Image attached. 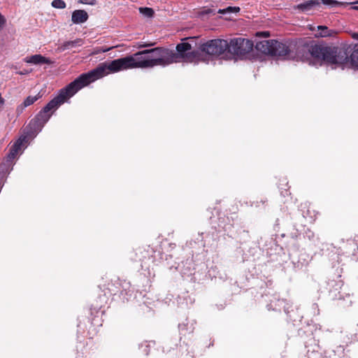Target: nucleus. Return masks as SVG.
<instances>
[{"instance_id": "1", "label": "nucleus", "mask_w": 358, "mask_h": 358, "mask_svg": "<svg viewBox=\"0 0 358 358\" xmlns=\"http://www.w3.org/2000/svg\"><path fill=\"white\" fill-rule=\"evenodd\" d=\"M136 68H151L149 49L139 51L133 55L114 59L99 64L94 69L81 74L62 90H81L95 80L110 73Z\"/></svg>"}, {"instance_id": "2", "label": "nucleus", "mask_w": 358, "mask_h": 358, "mask_svg": "<svg viewBox=\"0 0 358 358\" xmlns=\"http://www.w3.org/2000/svg\"><path fill=\"white\" fill-rule=\"evenodd\" d=\"M76 92L61 91V93L51 100L37 115L36 122L38 126L43 127L49 120L53 113L67 99L73 96Z\"/></svg>"}, {"instance_id": "3", "label": "nucleus", "mask_w": 358, "mask_h": 358, "mask_svg": "<svg viewBox=\"0 0 358 358\" xmlns=\"http://www.w3.org/2000/svg\"><path fill=\"white\" fill-rule=\"evenodd\" d=\"M228 41L224 39H212L199 45V50L211 58L226 59L228 55Z\"/></svg>"}, {"instance_id": "4", "label": "nucleus", "mask_w": 358, "mask_h": 358, "mask_svg": "<svg viewBox=\"0 0 358 358\" xmlns=\"http://www.w3.org/2000/svg\"><path fill=\"white\" fill-rule=\"evenodd\" d=\"M151 68L155 66H166L176 62L175 51L166 48L157 47L149 49Z\"/></svg>"}, {"instance_id": "5", "label": "nucleus", "mask_w": 358, "mask_h": 358, "mask_svg": "<svg viewBox=\"0 0 358 358\" xmlns=\"http://www.w3.org/2000/svg\"><path fill=\"white\" fill-rule=\"evenodd\" d=\"M228 55L242 57L252 50L254 44L252 41L243 38H234L228 42Z\"/></svg>"}, {"instance_id": "6", "label": "nucleus", "mask_w": 358, "mask_h": 358, "mask_svg": "<svg viewBox=\"0 0 358 358\" xmlns=\"http://www.w3.org/2000/svg\"><path fill=\"white\" fill-rule=\"evenodd\" d=\"M192 50V45L189 43H180L176 45V52H175L176 62H178L180 59H184L192 61L197 55V52H188Z\"/></svg>"}, {"instance_id": "7", "label": "nucleus", "mask_w": 358, "mask_h": 358, "mask_svg": "<svg viewBox=\"0 0 358 358\" xmlns=\"http://www.w3.org/2000/svg\"><path fill=\"white\" fill-rule=\"evenodd\" d=\"M272 56L278 57L284 59H292L294 58V53L286 44L273 40L272 47Z\"/></svg>"}, {"instance_id": "8", "label": "nucleus", "mask_w": 358, "mask_h": 358, "mask_svg": "<svg viewBox=\"0 0 358 358\" xmlns=\"http://www.w3.org/2000/svg\"><path fill=\"white\" fill-rule=\"evenodd\" d=\"M309 49V45H303L298 46L294 58L292 59H296V61L307 62L310 63L312 59L311 55Z\"/></svg>"}, {"instance_id": "9", "label": "nucleus", "mask_w": 358, "mask_h": 358, "mask_svg": "<svg viewBox=\"0 0 358 358\" xmlns=\"http://www.w3.org/2000/svg\"><path fill=\"white\" fill-rule=\"evenodd\" d=\"M27 139L26 136L20 137L15 144L10 148L9 153L7 155L8 161L13 159L22 151V145Z\"/></svg>"}, {"instance_id": "10", "label": "nucleus", "mask_w": 358, "mask_h": 358, "mask_svg": "<svg viewBox=\"0 0 358 358\" xmlns=\"http://www.w3.org/2000/svg\"><path fill=\"white\" fill-rule=\"evenodd\" d=\"M273 40H264L262 41L257 42L255 45V48L259 52H261L265 55H271L272 52V47H273Z\"/></svg>"}, {"instance_id": "11", "label": "nucleus", "mask_w": 358, "mask_h": 358, "mask_svg": "<svg viewBox=\"0 0 358 358\" xmlns=\"http://www.w3.org/2000/svg\"><path fill=\"white\" fill-rule=\"evenodd\" d=\"M24 61L26 63L33 64H50L52 62L50 59L41 55H34L30 57H26L24 59Z\"/></svg>"}, {"instance_id": "12", "label": "nucleus", "mask_w": 358, "mask_h": 358, "mask_svg": "<svg viewBox=\"0 0 358 358\" xmlns=\"http://www.w3.org/2000/svg\"><path fill=\"white\" fill-rule=\"evenodd\" d=\"M89 15L84 10H76L72 13L71 20L74 24H82L88 20Z\"/></svg>"}, {"instance_id": "13", "label": "nucleus", "mask_w": 358, "mask_h": 358, "mask_svg": "<svg viewBox=\"0 0 358 358\" xmlns=\"http://www.w3.org/2000/svg\"><path fill=\"white\" fill-rule=\"evenodd\" d=\"M319 0H308L303 3L298 4L294 6V9H297L301 12L306 13L311 10L315 6H320Z\"/></svg>"}, {"instance_id": "14", "label": "nucleus", "mask_w": 358, "mask_h": 358, "mask_svg": "<svg viewBox=\"0 0 358 358\" xmlns=\"http://www.w3.org/2000/svg\"><path fill=\"white\" fill-rule=\"evenodd\" d=\"M325 48V46H322L317 44L310 45H309V49L311 55L312 59H315L318 60H322L323 54H324V50Z\"/></svg>"}, {"instance_id": "15", "label": "nucleus", "mask_w": 358, "mask_h": 358, "mask_svg": "<svg viewBox=\"0 0 358 358\" xmlns=\"http://www.w3.org/2000/svg\"><path fill=\"white\" fill-rule=\"evenodd\" d=\"M322 61L334 64L336 61V48L325 47Z\"/></svg>"}, {"instance_id": "16", "label": "nucleus", "mask_w": 358, "mask_h": 358, "mask_svg": "<svg viewBox=\"0 0 358 358\" xmlns=\"http://www.w3.org/2000/svg\"><path fill=\"white\" fill-rule=\"evenodd\" d=\"M83 44V41L81 38H76L74 41H65L58 47V50L62 52L77 46H81Z\"/></svg>"}, {"instance_id": "17", "label": "nucleus", "mask_w": 358, "mask_h": 358, "mask_svg": "<svg viewBox=\"0 0 358 358\" xmlns=\"http://www.w3.org/2000/svg\"><path fill=\"white\" fill-rule=\"evenodd\" d=\"M349 58V52L347 50L336 48L335 64H343L348 62Z\"/></svg>"}, {"instance_id": "18", "label": "nucleus", "mask_w": 358, "mask_h": 358, "mask_svg": "<svg viewBox=\"0 0 358 358\" xmlns=\"http://www.w3.org/2000/svg\"><path fill=\"white\" fill-rule=\"evenodd\" d=\"M318 33L315 34L316 37H331L337 34V31L334 29H329L327 26H317Z\"/></svg>"}, {"instance_id": "19", "label": "nucleus", "mask_w": 358, "mask_h": 358, "mask_svg": "<svg viewBox=\"0 0 358 358\" xmlns=\"http://www.w3.org/2000/svg\"><path fill=\"white\" fill-rule=\"evenodd\" d=\"M138 10L145 17H152L155 14L154 10L148 7H141Z\"/></svg>"}, {"instance_id": "20", "label": "nucleus", "mask_w": 358, "mask_h": 358, "mask_svg": "<svg viewBox=\"0 0 358 358\" xmlns=\"http://www.w3.org/2000/svg\"><path fill=\"white\" fill-rule=\"evenodd\" d=\"M351 63L353 66L358 67V45H355L353 51L350 55Z\"/></svg>"}, {"instance_id": "21", "label": "nucleus", "mask_w": 358, "mask_h": 358, "mask_svg": "<svg viewBox=\"0 0 358 358\" xmlns=\"http://www.w3.org/2000/svg\"><path fill=\"white\" fill-rule=\"evenodd\" d=\"M51 5L52 7L59 9L65 8L66 6V3L63 0H53Z\"/></svg>"}, {"instance_id": "22", "label": "nucleus", "mask_w": 358, "mask_h": 358, "mask_svg": "<svg viewBox=\"0 0 358 358\" xmlns=\"http://www.w3.org/2000/svg\"><path fill=\"white\" fill-rule=\"evenodd\" d=\"M239 10H240V8L239 7L229 6L226 9H220L217 13L224 14V13H225L227 12H235V13H237Z\"/></svg>"}, {"instance_id": "23", "label": "nucleus", "mask_w": 358, "mask_h": 358, "mask_svg": "<svg viewBox=\"0 0 358 358\" xmlns=\"http://www.w3.org/2000/svg\"><path fill=\"white\" fill-rule=\"evenodd\" d=\"M38 99V96H28L24 101V106L27 107L34 103Z\"/></svg>"}, {"instance_id": "24", "label": "nucleus", "mask_w": 358, "mask_h": 358, "mask_svg": "<svg viewBox=\"0 0 358 358\" xmlns=\"http://www.w3.org/2000/svg\"><path fill=\"white\" fill-rule=\"evenodd\" d=\"M216 13V11L215 9H212V8H203L202 9V10L200 12V14L201 15H210V14H213V15H215Z\"/></svg>"}, {"instance_id": "25", "label": "nucleus", "mask_w": 358, "mask_h": 358, "mask_svg": "<svg viewBox=\"0 0 358 358\" xmlns=\"http://www.w3.org/2000/svg\"><path fill=\"white\" fill-rule=\"evenodd\" d=\"M110 49H112V48H96L94 50V51L93 52V54H99L101 52H108V50H110Z\"/></svg>"}, {"instance_id": "26", "label": "nucleus", "mask_w": 358, "mask_h": 358, "mask_svg": "<svg viewBox=\"0 0 358 358\" xmlns=\"http://www.w3.org/2000/svg\"><path fill=\"white\" fill-rule=\"evenodd\" d=\"M321 2L324 5L334 6L338 4V2L335 0H321Z\"/></svg>"}, {"instance_id": "27", "label": "nucleus", "mask_w": 358, "mask_h": 358, "mask_svg": "<svg viewBox=\"0 0 358 358\" xmlns=\"http://www.w3.org/2000/svg\"><path fill=\"white\" fill-rule=\"evenodd\" d=\"M270 36L268 31H258L256 33V36L267 38Z\"/></svg>"}, {"instance_id": "28", "label": "nucleus", "mask_w": 358, "mask_h": 358, "mask_svg": "<svg viewBox=\"0 0 358 358\" xmlns=\"http://www.w3.org/2000/svg\"><path fill=\"white\" fill-rule=\"evenodd\" d=\"M79 3L83 4L94 5L96 3V0H79Z\"/></svg>"}, {"instance_id": "29", "label": "nucleus", "mask_w": 358, "mask_h": 358, "mask_svg": "<svg viewBox=\"0 0 358 358\" xmlns=\"http://www.w3.org/2000/svg\"><path fill=\"white\" fill-rule=\"evenodd\" d=\"M155 45V43H143L142 44H140L138 45V48H147V47H151V46H153Z\"/></svg>"}, {"instance_id": "30", "label": "nucleus", "mask_w": 358, "mask_h": 358, "mask_svg": "<svg viewBox=\"0 0 358 358\" xmlns=\"http://www.w3.org/2000/svg\"><path fill=\"white\" fill-rule=\"evenodd\" d=\"M6 22L4 17L0 13V28L3 27Z\"/></svg>"}, {"instance_id": "31", "label": "nucleus", "mask_w": 358, "mask_h": 358, "mask_svg": "<svg viewBox=\"0 0 358 358\" xmlns=\"http://www.w3.org/2000/svg\"><path fill=\"white\" fill-rule=\"evenodd\" d=\"M4 103L5 100L0 94V110L3 107Z\"/></svg>"}, {"instance_id": "32", "label": "nucleus", "mask_w": 358, "mask_h": 358, "mask_svg": "<svg viewBox=\"0 0 358 358\" xmlns=\"http://www.w3.org/2000/svg\"><path fill=\"white\" fill-rule=\"evenodd\" d=\"M351 9L358 10V6H353L351 7Z\"/></svg>"}, {"instance_id": "33", "label": "nucleus", "mask_w": 358, "mask_h": 358, "mask_svg": "<svg viewBox=\"0 0 358 358\" xmlns=\"http://www.w3.org/2000/svg\"><path fill=\"white\" fill-rule=\"evenodd\" d=\"M353 37L355 38H358V34H355L353 35Z\"/></svg>"}, {"instance_id": "34", "label": "nucleus", "mask_w": 358, "mask_h": 358, "mask_svg": "<svg viewBox=\"0 0 358 358\" xmlns=\"http://www.w3.org/2000/svg\"><path fill=\"white\" fill-rule=\"evenodd\" d=\"M28 73V72H27H27H22H22H20V74L23 75V74H25V73Z\"/></svg>"}, {"instance_id": "35", "label": "nucleus", "mask_w": 358, "mask_h": 358, "mask_svg": "<svg viewBox=\"0 0 358 358\" xmlns=\"http://www.w3.org/2000/svg\"><path fill=\"white\" fill-rule=\"evenodd\" d=\"M357 3H358V1H357Z\"/></svg>"}]
</instances>
